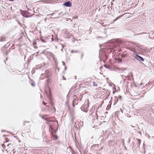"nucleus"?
<instances>
[{
  "mask_svg": "<svg viewBox=\"0 0 154 154\" xmlns=\"http://www.w3.org/2000/svg\"><path fill=\"white\" fill-rule=\"evenodd\" d=\"M134 58L136 59L141 61L143 62L144 60V59L142 57L137 54H135V56L134 57Z\"/></svg>",
  "mask_w": 154,
  "mask_h": 154,
  "instance_id": "1",
  "label": "nucleus"
},
{
  "mask_svg": "<svg viewBox=\"0 0 154 154\" xmlns=\"http://www.w3.org/2000/svg\"><path fill=\"white\" fill-rule=\"evenodd\" d=\"M21 14L24 17H28L27 13L28 12L26 11H20Z\"/></svg>",
  "mask_w": 154,
  "mask_h": 154,
  "instance_id": "2",
  "label": "nucleus"
},
{
  "mask_svg": "<svg viewBox=\"0 0 154 154\" xmlns=\"http://www.w3.org/2000/svg\"><path fill=\"white\" fill-rule=\"evenodd\" d=\"M63 5L67 7H70L72 6V3L69 1L63 3Z\"/></svg>",
  "mask_w": 154,
  "mask_h": 154,
  "instance_id": "3",
  "label": "nucleus"
},
{
  "mask_svg": "<svg viewBox=\"0 0 154 154\" xmlns=\"http://www.w3.org/2000/svg\"><path fill=\"white\" fill-rule=\"evenodd\" d=\"M46 93L47 94L48 96V97L51 100H52V98L51 96V90L48 87V93H47L46 91H45Z\"/></svg>",
  "mask_w": 154,
  "mask_h": 154,
  "instance_id": "4",
  "label": "nucleus"
},
{
  "mask_svg": "<svg viewBox=\"0 0 154 154\" xmlns=\"http://www.w3.org/2000/svg\"><path fill=\"white\" fill-rule=\"evenodd\" d=\"M7 38L4 35H2L0 37V42H3L6 41Z\"/></svg>",
  "mask_w": 154,
  "mask_h": 154,
  "instance_id": "5",
  "label": "nucleus"
},
{
  "mask_svg": "<svg viewBox=\"0 0 154 154\" xmlns=\"http://www.w3.org/2000/svg\"><path fill=\"white\" fill-rule=\"evenodd\" d=\"M105 136V135L104 134H103V135H102L101 136H100L99 138V140H100V143H104L106 140V139H104V138H103L102 139H101L102 137H104Z\"/></svg>",
  "mask_w": 154,
  "mask_h": 154,
  "instance_id": "6",
  "label": "nucleus"
},
{
  "mask_svg": "<svg viewBox=\"0 0 154 154\" xmlns=\"http://www.w3.org/2000/svg\"><path fill=\"white\" fill-rule=\"evenodd\" d=\"M66 14V13H64V14H63V12H61L59 13V16L57 17H56V18H58L60 17H63V16L64 15Z\"/></svg>",
  "mask_w": 154,
  "mask_h": 154,
  "instance_id": "7",
  "label": "nucleus"
},
{
  "mask_svg": "<svg viewBox=\"0 0 154 154\" xmlns=\"http://www.w3.org/2000/svg\"><path fill=\"white\" fill-rule=\"evenodd\" d=\"M136 141L137 142V147H139L140 145L141 141L140 140L138 139H136Z\"/></svg>",
  "mask_w": 154,
  "mask_h": 154,
  "instance_id": "8",
  "label": "nucleus"
},
{
  "mask_svg": "<svg viewBox=\"0 0 154 154\" xmlns=\"http://www.w3.org/2000/svg\"><path fill=\"white\" fill-rule=\"evenodd\" d=\"M52 135L53 140H57V136H56L55 134H52Z\"/></svg>",
  "mask_w": 154,
  "mask_h": 154,
  "instance_id": "9",
  "label": "nucleus"
},
{
  "mask_svg": "<svg viewBox=\"0 0 154 154\" xmlns=\"http://www.w3.org/2000/svg\"><path fill=\"white\" fill-rule=\"evenodd\" d=\"M53 35H52L51 36H48V37H45V38H47L48 39H51V42H52L54 40V39H53Z\"/></svg>",
  "mask_w": 154,
  "mask_h": 154,
  "instance_id": "10",
  "label": "nucleus"
},
{
  "mask_svg": "<svg viewBox=\"0 0 154 154\" xmlns=\"http://www.w3.org/2000/svg\"><path fill=\"white\" fill-rule=\"evenodd\" d=\"M119 99L120 100H122V97L121 96H119V97L117 98L116 101L115 102V104H116L118 101V99Z\"/></svg>",
  "mask_w": 154,
  "mask_h": 154,
  "instance_id": "11",
  "label": "nucleus"
},
{
  "mask_svg": "<svg viewBox=\"0 0 154 154\" xmlns=\"http://www.w3.org/2000/svg\"><path fill=\"white\" fill-rule=\"evenodd\" d=\"M116 60H117V62L119 63H122V59H120V58L117 59L116 58Z\"/></svg>",
  "mask_w": 154,
  "mask_h": 154,
  "instance_id": "12",
  "label": "nucleus"
},
{
  "mask_svg": "<svg viewBox=\"0 0 154 154\" xmlns=\"http://www.w3.org/2000/svg\"><path fill=\"white\" fill-rule=\"evenodd\" d=\"M79 52V51L77 50H72L71 51V53H78Z\"/></svg>",
  "mask_w": 154,
  "mask_h": 154,
  "instance_id": "13",
  "label": "nucleus"
},
{
  "mask_svg": "<svg viewBox=\"0 0 154 154\" xmlns=\"http://www.w3.org/2000/svg\"><path fill=\"white\" fill-rule=\"evenodd\" d=\"M51 57H52V58L56 62L57 60V59L54 57V55L53 54H52L51 55Z\"/></svg>",
  "mask_w": 154,
  "mask_h": 154,
  "instance_id": "14",
  "label": "nucleus"
},
{
  "mask_svg": "<svg viewBox=\"0 0 154 154\" xmlns=\"http://www.w3.org/2000/svg\"><path fill=\"white\" fill-rule=\"evenodd\" d=\"M126 56V55L125 54H124V53H123L121 55V57L122 58L125 57Z\"/></svg>",
  "mask_w": 154,
  "mask_h": 154,
  "instance_id": "15",
  "label": "nucleus"
},
{
  "mask_svg": "<svg viewBox=\"0 0 154 154\" xmlns=\"http://www.w3.org/2000/svg\"><path fill=\"white\" fill-rule=\"evenodd\" d=\"M50 79L49 78L48 79H47L46 80V81L47 82V85H48V84L49 83V81H50Z\"/></svg>",
  "mask_w": 154,
  "mask_h": 154,
  "instance_id": "16",
  "label": "nucleus"
},
{
  "mask_svg": "<svg viewBox=\"0 0 154 154\" xmlns=\"http://www.w3.org/2000/svg\"><path fill=\"white\" fill-rule=\"evenodd\" d=\"M93 85L94 86L97 87L98 86L97 84L95 82H93Z\"/></svg>",
  "mask_w": 154,
  "mask_h": 154,
  "instance_id": "17",
  "label": "nucleus"
},
{
  "mask_svg": "<svg viewBox=\"0 0 154 154\" xmlns=\"http://www.w3.org/2000/svg\"><path fill=\"white\" fill-rule=\"evenodd\" d=\"M40 40L43 42H46L44 40H43L42 38H40Z\"/></svg>",
  "mask_w": 154,
  "mask_h": 154,
  "instance_id": "18",
  "label": "nucleus"
},
{
  "mask_svg": "<svg viewBox=\"0 0 154 154\" xmlns=\"http://www.w3.org/2000/svg\"><path fill=\"white\" fill-rule=\"evenodd\" d=\"M29 121H25L24 122V123H23V125H25V123H29Z\"/></svg>",
  "mask_w": 154,
  "mask_h": 154,
  "instance_id": "19",
  "label": "nucleus"
},
{
  "mask_svg": "<svg viewBox=\"0 0 154 154\" xmlns=\"http://www.w3.org/2000/svg\"><path fill=\"white\" fill-rule=\"evenodd\" d=\"M5 142L7 143L9 141V140L8 138H5Z\"/></svg>",
  "mask_w": 154,
  "mask_h": 154,
  "instance_id": "20",
  "label": "nucleus"
},
{
  "mask_svg": "<svg viewBox=\"0 0 154 154\" xmlns=\"http://www.w3.org/2000/svg\"><path fill=\"white\" fill-rule=\"evenodd\" d=\"M54 104L53 103H51V106H52L54 110H56L55 108L54 107Z\"/></svg>",
  "mask_w": 154,
  "mask_h": 154,
  "instance_id": "21",
  "label": "nucleus"
},
{
  "mask_svg": "<svg viewBox=\"0 0 154 154\" xmlns=\"http://www.w3.org/2000/svg\"><path fill=\"white\" fill-rule=\"evenodd\" d=\"M12 146V145L11 144H8L7 145V146Z\"/></svg>",
  "mask_w": 154,
  "mask_h": 154,
  "instance_id": "22",
  "label": "nucleus"
},
{
  "mask_svg": "<svg viewBox=\"0 0 154 154\" xmlns=\"http://www.w3.org/2000/svg\"><path fill=\"white\" fill-rule=\"evenodd\" d=\"M83 54L82 53V55H81V60H82V57L83 56Z\"/></svg>",
  "mask_w": 154,
  "mask_h": 154,
  "instance_id": "23",
  "label": "nucleus"
},
{
  "mask_svg": "<svg viewBox=\"0 0 154 154\" xmlns=\"http://www.w3.org/2000/svg\"><path fill=\"white\" fill-rule=\"evenodd\" d=\"M62 63H63V66H65V63L63 62V61H62Z\"/></svg>",
  "mask_w": 154,
  "mask_h": 154,
  "instance_id": "24",
  "label": "nucleus"
},
{
  "mask_svg": "<svg viewBox=\"0 0 154 154\" xmlns=\"http://www.w3.org/2000/svg\"><path fill=\"white\" fill-rule=\"evenodd\" d=\"M42 103H43V104H44L45 105H46V103H45V102H42Z\"/></svg>",
  "mask_w": 154,
  "mask_h": 154,
  "instance_id": "25",
  "label": "nucleus"
},
{
  "mask_svg": "<svg viewBox=\"0 0 154 154\" xmlns=\"http://www.w3.org/2000/svg\"><path fill=\"white\" fill-rule=\"evenodd\" d=\"M31 85L33 86H35V84L33 83H32L31 84Z\"/></svg>",
  "mask_w": 154,
  "mask_h": 154,
  "instance_id": "26",
  "label": "nucleus"
},
{
  "mask_svg": "<svg viewBox=\"0 0 154 154\" xmlns=\"http://www.w3.org/2000/svg\"><path fill=\"white\" fill-rule=\"evenodd\" d=\"M65 46V45H62V48H64V46Z\"/></svg>",
  "mask_w": 154,
  "mask_h": 154,
  "instance_id": "27",
  "label": "nucleus"
},
{
  "mask_svg": "<svg viewBox=\"0 0 154 154\" xmlns=\"http://www.w3.org/2000/svg\"><path fill=\"white\" fill-rule=\"evenodd\" d=\"M34 12L35 13H37V15H38L39 14L37 13V12H35V11H34Z\"/></svg>",
  "mask_w": 154,
  "mask_h": 154,
  "instance_id": "28",
  "label": "nucleus"
},
{
  "mask_svg": "<svg viewBox=\"0 0 154 154\" xmlns=\"http://www.w3.org/2000/svg\"><path fill=\"white\" fill-rule=\"evenodd\" d=\"M66 66H65V70H66Z\"/></svg>",
  "mask_w": 154,
  "mask_h": 154,
  "instance_id": "29",
  "label": "nucleus"
},
{
  "mask_svg": "<svg viewBox=\"0 0 154 154\" xmlns=\"http://www.w3.org/2000/svg\"><path fill=\"white\" fill-rule=\"evenodd\" d=\"M38 9H37L36 10V11H38Z\"/></svg>",
  "mask_w": 154,
  "mask_h": 154,
  "instance_id": "30",
  "label": "nucleus"
},
{
  "mask_svg": "<svg viewBox=\"0 0 154 154\" xmlns=\"http://www.w3.org/2000/svg\"><path fill=\"white\" fill-rule=\"evenodd\" d=\"M63 48H62V49H61V51H63Z\"/></svg>",
  "mask_w": 154,
  "mask_h": 154,
  "instance_id": "31",
  "label": "nucleus"
},
{
  "mask_svg": "<svg viewBox=\"0 0 154 154\" xmlns=\"http://www.w3.org/2000/svg\"><path fill=\"white\" fill-rule=\"evenodd\" d=\"M63 79H64V80H65V79H66V78H63Z\"/></svg>",
  "mask_w": 154,
  "mask_h": 154,
  "instance_id": "32",
  "label": "nucleus"
},
{
  "mask_svg": "<svg viewBox=\"0 0 154 154\" xmlns=\"http://www.w3.org/2000/svg\"><path fill=\"white\" fill-rule=\"evenodd\" d=\"M5 136H6V135H4V137H5Z\"/></svg>",
  "mask_w": 154,
  "mask_h": 154,
  "instance_id": "33",
  "label": "nucleus"
},
{
  "mask_svg": "<svg viewBox=\"0 0 154 154\" xmlns=\"http://www.w3.org/2000/svg\"><path fill=\"white\" fill-rule=\"evenodd\" d=\"M113 93H114H114H115V92H114V91H113Z\"/></svg>",
  "mask_w": 154,
  "mask_h": 154,
  "instance_id": "34",
  "label": "nucleus"
},
{
  "mask_svg": "<svg viewBox=\"0 0 154 154\" xmlns=\"http://www.w3.org/2000/svg\"><path fill=\"white\" fill-rule=\"evenodd\" d=\"M115 97H116V98H117L116 97V96Z\"/></svg>",
  "mask_w": 154,
  "mask_h": 154,
  "instance_id": "35",
  "label": "nucleus"
},
{
  "mask_svg": "<svg viewBox=\"0 0 154 154\" xmlns=\"http://www.w3.org/2000/svg\"><path fill=\"white\" fill-rule=\"evenodd\" d=\"M108 138V136H107V138Z\"/></svg>",
  "mask_w": 154,
  "mask_h": 154,
  "instance_id": "36",
  "label": "nucleus"
},
{
  "mask_svg": "<svg viewBox=\"0 0 154 154\" xmlns=\"http://www.w3.org/2000/svg\"><path fill=\"white\" fill-rule=\"evenodd\" d=\"M5 61H5H5H4V62H5Z\"/></svg>",
  "mask_w": 154,
  "mask_h": 154,
  "instance_id": "37",
  "label": "nucleus"
},
{
  "mask_svg": "<svg viewBox=\"0 0 154 154\" xmlns=\"http://www.w3.org/2000/svg\"><path fill=\"white\" fill-rule=\"evenodd\" d=\"M100 8H99V11H100Z\"/></svg>",
  "mask_w": 154,
  "mask_h": 154,
  "instance_id": "38",
  "label": "nucleus"
},
{
  "mask_svg": "<svg viewBox=\"0 0 154 154\" xmlns=\"http://www.w3.org/2000/svg\"><path fill=\"white\" fill-rule=\"evenodd\" d=\"M2 147H4V145L2 146Z\"/></svg>",
  "mask_w": 154,
  "mask_h": 154,
  "instance_id": "39",
  "label": "nucleus"
}]
</instances>
